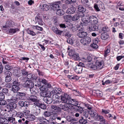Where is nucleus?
<instances>
[{
  "label": "nucleus",
  "mask_w": 124,
  "mask_h": 124,
  "mask_svg": "<svg viewBox=\"0 0 124 124\" xmlns=\"http://www.w3.org/2000/svg\"><path fill=\"white\" fill-rule=\"evenodd\" d=\"M5 74L6 76L11 77L12 75V73L9 71H6L5 72Z\"/></svg>",
  "instance_id": "79ce46f5"
},
{
  "label": "nucleus",
  "mask_w": 124,
  "mask_h": 124,
  "mask_svg": "<svg viewBox=\"0 0 124 124\" xmlns=\"http://www.w3.org/2000/svg\"><path fill=\"white\" fill-rule=\"evenodd\" d=\"M44 116L46 117H48L50 116L51 114L50 112L48 111H46L43 113Z\"/></svg>",
  "instance_id": "e433bc0d"
},
{
  "label": "nucleus",
  "mask_w": 124,
  "mask_h": 124,
  "mask_svg": "<svg viewBox=\"0 0 124 124\" xmlns=\"http://www.w3.org/2000/svg\"><path fill=\"white\" fill-rule=\"evenodd\" d=\"M8 124V119L3 117V120L2 124Z\"/></svg>",
  "instance_id": "680f3d73"
},
{
  "label": "nucleus",
  "mask_w": 124,
  "mask_h": 124,
  "mask_svg": "<svg viewBox=\"0 0 124 124\" xmlns=\"http://www.w3.org/2000/svg\"><path fill=\"white\" fill-rule=\"evenodd\" d=\"M53 95L52 96V98L53 100H55L56 99H58L59 98V96H58L59 94H53Z\"/></svg>",
  "instance_id": "8fccbe9b"
},
{
  "label": "nucleus",
  "mask_w": 124,
  "mask_h": 124,
  "mask_svg": "<svg viewBox=\"0 0 124 124\" xmlns=\"http://www.w3.org/2000/svg\"><path fill=\"white\" fill-rule=\"evenodd\" d=\"M40 7L41 9H42L44 11H47L49 9V6L46 4H43L42 6L41 5H40L39 7Z\"/></svg>",
  "instance_id": "b1692460"
},
{
  "label": "nucleus",
  "mask_w": 124,
  "mask_h": 124,
  "mask_svg": "<svg viewBox=\"0 0 124 124\" xmlns=\"http://www.w3.org/2000/svg\"><path fill=\"white\" fill-rule=\"evenodd\" d=\"M17 106V105L15 103L12 102L8 104L6 107L7 109V111L11 113Z\"/></svg>",
  "instance_id": "f257e3e1"
},
{
  "label": "nucleus",
  "mask_w": 124,
  "mask_h": 124,
  "mask_svg": "<svg viewBox=\"0 0 124 124\" xmlns=\"http://www.w3.org/2000/svg\"><path fill=\"white\" fill-rule=\"evenodd\" d=\"M78 36L80 38H85V32L82 31L79 32L78 34Z\"/></svg>",
  "instance_id": "c756f323"
},
{
  "label": "nucleus",
  "mask_w": 124,
  "mask_h": 124,
  "mask_svg": "<svg viewBox=\"0 0 124 124\" xmlns=\"http://www.w3.org/2000/svg\"><path fill=\"white\" fill-rule=\"evenodd\" d=\"M62 32V31H60L59 30H58V29L57 30H56V31L54 33L57 35H61Z\"/></svg>",
  "instance_id": "0e129e2a"
},
{
  "label": "nucleus",
  "mask_w": 124,
  "mask_h": 124,
  "mask_svg": "<svg viewBox=\"0 0 124 124\" xmlns=\"http://www.w3.org/2000/svg\"><path fill=\"white\" fill-rule=\"evenodd\" d=\"M96 65L98 69H100L102 68L103 64V62L102 61H97L96 62Z\"/></svg>",
  "instance_id": "2eb2a0df"
},
{
  "label": "nucleus",
  "mask_w": 124,
  "mask_h": 124,
  "mask_svg": "<svg viewBox=\"0 0 124 124\" xmlns=\"http://www.w3.org/2000/svg\"><path fill=\"white\" fill-rule=\"evenodd\" d=\"M91 46L94 49H96L98 47L97 45L95 43H93L91 45Z\"/></svg>",
  "instance_id": "052dcab7"
},
{
  "label": "nucleus",
  "mask_w": 124,
  "mask_h": 124,
  "mask_svg": "<svg viewBox=\"0 0 124 124\" xmlns=\"http://www.w3.org/2000/svg\"><path fill=\"white\" fill-rule=\"evenodd\" d=\"M97 118L99 121H100L102 123L104 124H107L104 117L101 115L97 116Z\"/></svg>",
  "instance_id": "4be33fe9"
},
{
  "label": "nucleus",
  "mask_w": 124,
  "mask_h": 124,
  "mask_svg": "<svg viewBox=\"0 0 124 124\" xmlns=\"http://www.w3.org/2000/svg\"><path fill=\"white\" fill-rule=\"evenodd\" d=\"M101 38L103 40H106L108 38V34L106 32H104L101 34Z\"/></svg>",
  "instance_id": "393cba45"
},
{
  "label": "nucleus",
  "mask_w": 124,
  "mask_h": 124,
  "mask_svg": "<svg viewBox=\"0 0 124 124\" xmlns=\"http://www.w3.org/2000/svg\"><path fill=\"white\" fill-rule=\"evenodd\" d=\"M32 109L34 110L33 112L35 115L37 116L39 115L40 112V109L39 107L37 106H33L32 107Z\"/></svg>",
  "instance_id": "6e6552de"
},
{
  "label": "nucleus",
  "mask_w": 124,
  "mask_h": 124,
  "mask_svg": "<svg viewBox=\"0 0 124 124\" xmlns=\"http://www.w3.org/2000/svg\"><path fill=\"white\" fill-rule=\"evenodd\" d=\"M22 74L24 76H26L28 73V72L25 69H23L21 70Z\"/></svg>",
  "instance_id": "49530a36"
},
{
  "label": "nucleus",
  "mask_w": 124,
  "mask_h": 124,
  "mask_svg": "<svg viewBox=\"0 0 124 124\" xmlns=\"http://www.w3.org/2000/svg\"><path fill=\"white\" fill-rule=\"evenodd\" d=\"M43 101L45 102L47 104L51 103L52 101V99L50 97H44L43 98Z\"/></svg>",
  "instance_id": "6ab92c4d"
},
{
  "label": "nucleus",
  "mask_w": 124,
  "mask_h": 124,
  "mask_svg": "<svg viewBox=\"0 0 124 124\" xmlns=\"http://www.w3.org/2000/svg\"><path fill=\"white\" fill-rule=\"evenodd\" d=\"M16 95L15 98L17 99L25 100L26 98V94L24 92H18Z\"/></svg>",
  "instance_id": "20e7f679"
},
{
  "label": "nucleus",
  "mask_w": 124,
  "mask_h": 124,
  "mask_svg": "<svg viewBox=\"0 0 124 124\" xmlns=\"http://www.w3.org/2000/svg\"><path fill=\"white\" fill-rule=\"evenodd\" d=\"M83 15L81 17V20L84 23V25H84L85 26V14L84 13H83Z\"/></svg>",
  "instance_id": "5fc2aeb1"
},
{
  "label": "nucleus",
  "mask_w": 124,
  "mask_h": 124,
  "mask_svg": "<svg viewBox=\"0 0 124 124\" xmlns=\"http://www.w3.org/2000/svg\"><path fill=\"white\" fill-rule=\"evenodd\" d=\"M76 10V8L73 6L69 8L66 11V13L69 14H73L74 13Z\"/></svg>",
  "instance_id": "f3484780"
},
{
  "label": "nucleus",
  "mask_w": 124,
  "mask_h": 124,
  "mask_svg": "<svg viewBox=\"0 0 124 124\" xmlns=\"http://www.w3.org/2000/svg\"><path fill=\"white\" fill-rule=\"evenodd\" d=\"M110 52V49L108 48H107L105 51L104 53V57H106L107 56L108 54Z\"/></svg>",
  "instance_id": "6e6d98bb"
},
{
  "label": "nucleus",
  "mask_w": 124,
  "mask_h": 124,
  "mask_svg": "<svg viewBox=\"0 0 124 124\" xmlns=\"http://www.w3.org/2000/svg\"><path fill=\"white\" fill-rule=\"evenodd\" d=\"M24 87L30 88L34 86V84L33 82L30 80H27L23 85Z\"/></svg>",
  "instance_id": "0eeeda50"
},
{
  "label": "nucleus",
  "mask_w": 124,
  "mask_h": 124,
  "mask_svg": "<svg viewBox=\"0 0 124 124\" xmlns=\"http://www.w3.org/2000/svg\"><path fill=\"white\" fill-rule=\"evenodd\" d=\"M11 77L6 76L5 81L6 82H9L11 81Z\"/></svg>",
  "instance_id": "864d4df0"
},
{
  "label": "nucleus",
  "mask_w": 124,
  "mask_h": 124,
  "mask_svg": "<svg viewBox=\"0 0 124 124\" xmlns=\"http://www.w3.org/2000/svg\"><path fill=\"white\" fill-rule=\"evenodd\" d=\"M94 7L96 11H100V9H99L98 5L96 3L94 4Z\"/></svg>",
  "instance_id": "bf43d9fd"
},
{
  "label": "nucleus",
  "mask_w": 124,
  "mask_h": 124,
  "mask_svg": "<svg viewBox=\"0 0 124 124\" xmlns=\"http://www.w3.org/2000/svg\"><path fill=\"white\" fill-rule=\"evenodd\" d=\"M35 89L34 88L32 87L30 88V91L31 93L35 94L36 93V92L35 91Z\"/></svg>",
  "instance_id": "13d9d810"
},
{
  "label": "nucleus",
  "mask_w": 124,
  "mask_h": 124,
  "mask_svg": "<svg viewBox=\"0 0 124 124\" xmlns=\"http://www.w3.org/2000/svg\"><path fill=\"white\" fill-rule=\"evenodd\" d=\"M21 88L20 87H17L15 86H12V90L15 93L17 92Z\"/></svg>",
  "instance_id": "f704fd0d"
},
{
  "label": "nucleus",
  "mask_w": 124,
  "mask_h": 124,
  "mask_svg": "<svg viewBox=\"0 0 124 124\" xmlns=\"http://www.w3.org/2000/svg\"><path fill=\"white\" fill-rule=\"evenodd\" d=\"M40 94L41 96L44 97H50L51 95L50 93L46 91L41 92L40 93Z\"/></svg>",
  "instance_id": "dca6fc26"
},
{
  "label": "nucleus",
  "mask_w": 124,
  "mask_h": 124,
  "mask_svg": "<svg viewBox=\"0 0 124 124\" xmlns=\"http://www.w3.org/2000/svg\"><path fill=\"white\" fill-rule=\"evenodd\" d=\"M63 92L60 88H54L52 91L51 93L52 94H61Z\"/></svg>",
  "instance_id": "f8f14e48"
},
{
  "label": "nucleus",
  "mask_w": 124,
  "mask_h": 124,
  "mask_svg": "<svg viewBox=\"0 0 124 124\" xmlns=\"http://www.w3.org/2000/svg\"><path fill=\"white\" fill-rule=\"evenodd\" d=\"M16 113L17 116L20 118H22L24 116L23 113L21 112H18Z\"/></svg>",
  "instance_id": "09e8293b"
},
{
  "label": "nucleus",
  "mask_w": 124,
  "mask_h": 124,
  "mask_svg": "<svg viewBox=\"0 0 124 124\" xmlns=\"http://www.w3.org/2000/svg\"><path fill=\"white\" fill-rule=\"evenodd\" d=\"M0 107H1V105H5L7 104V102L4 100H0Z\"/></svg>",
  "instance_id": "c03bdc74"
},
{
  "label": "nucleus",
  "mask_w": 124,
  "mask_h": 124,
  "mask_svg": "<svg viewBox=\"0 0 124 124\" xmlns=\"http://www.w3.org/2000/svg\"><path fill=\"white\" fill-rule=\"evenodd\" d=\"M78 103L76 102L75 104V105L74 106L73 108L76 109L77 111H78L80 112L81 113H82L83 111V108L80 106H77Z\"/></svg>",
  "instance_id": "5701e85b"
},
{
  "label": "nucleus",
  "mask_w": 124,
  "mask_h": 124,
  "mask_svg": "<svg viewBox=\"0 0 124 124\" xmlns=\"http://www.w3.org/2000/svg\"><path fill=\"white\" fill-rule=\"evenodd\" d=\"M66 22H68V20H70V16L69 15H66L64 16H63Z\"/></svg>",
  "instance_id": "3c124183"
},
{
  "label": "nucleus",
  "mask_w": 124,
  "mask_h": 124,
  "mask_svg": "<svg viewBox=\"0 0 124 124\" xmlns=\"http://www.w3.org/2000/svg\"><path fill=\"white\" fill-rule=\"evenodd\" d=\"M36 19L37 20V21L39 24L43 25V24L42 23V18L40 17H37L36 18Z\"/></svg>",
  "instance_id": "c9c22d12"
},
{
  "label": "nucleus",
  "mask_w": 124,
  "mask_h": 124,
  "mask_svg": "<svg viewBox=\"0 0 124 124\" xmlns=\"http://www.w3.org/2000/svg\"><path fill=\"white\" fill-rule=\"evenodd\" d=\"M38 81L40 83H42L44 84L47 85L48 87L51 86V85L48 83L47 81L44 78H39L38 79Z\"/></svg>",
  "instance_id": "ddd939ff"
},
{
  "label": "nucleus",
  "mask_w": 124,
  "mask_h": 124,
  "mask_svg": "<svg viewBox=\"0 0 124 124\" xmlns=\"http://www.w3.org/2000/svg\"><path fill=\"white\" fill-rule=\"evenodd\" d=\"M8 119V122H9L10 123H12L13 124H16V123L15 118L11 117L9 118Z\"/></svg>",
  "instance_id": "2f4dec72"
},
{
  "label": "nucleus",
  "mask_w": 124,
  "mask_h": 124,
  "mask_svg": "<svg viewBox=\"0 0 124 124\" xmlns=\"http://www.w3.org/2000/svg\"><path fill=\"white\" fill-rule=\"evenodd\" d=\"M59 106L62 109L65 111H67L70 108V105L66 103L64 105L61 104L59 105Z\"/></svg>",
  "instance_id": "4468645a"
},
{
  "label": "nucleus",
  "mask_w": 124,
  "mask_h": 124,
  "mask_svg": "<svg viewBox=\"0 0 124 124\" xmlns=\"http://www.w3.org/2000/svg\"><path fill=\"white\" fill-rule=\"evenodd\" d=\"M37 78V76L35 75H32V77L31 79V80H36Z\"/></svg>",
  "instance_id": "e2e57ef3"
},
{
  "label": "nucleus",
  "mask_w": 124,
  "mask_h": 124,
  "mask_svg": "<svg viewBox=\"0 0 124 124\" xmlns=\"http://www.w3.org/2000/svg\"><path fill=\"white\" fill-rule=\"evenodd\" d=\"M36 118L37 120L40 122V123H45L46 124H49V121L43 116H38Z\"/></svg>",
  "instance_id": "39448f33"
},
{
  "label": "nucleus",
  "mask_w": 124,
  "mask_h": 124,
  "mask_svg": "<svg viewBox=\"0 0 124 124\" xmlns=\"http://www.w3.org/2000/svg\"><path fill=\"white\" fill-rule=\"evenodd\" d=\"M40 90L42 92L46 91L47 90V88L46 86H43L39 88Z\"/></svg>",
  "instance_id": "de8ad7c7"
},
{
  "label": "nucleus",
  "mask_w": 124,
  "mask_h": 124,
  "mask_svg": "<svg viewBox=\"0 0 124 124\" xmlns=\"http://www.w3.org/2000/svg\"><path fill=\"white\" fill-rule=\"evenodd\" d=\"M5 69L7 70H10L12 69V67L11 66H10L8 65H6L5 67Z\"/></svg>",
  "instance_id": "69168bd1"
},
{
  "label": "nucleus",
  "mask_w": 124,
  "mask_h": 124,
  "mask_svg": "<svg viewBox=\"0 0 124 124\" xmlns=\"http://www.w3.org/2000/svg\"><path fill=\"white\" fill-rule=\"evenodd\" d=\"M28 100L30 101L33 102H35V103H37L39 102L40 101L38 99L36 96L34 95H31L29 97Z\"/></svg>",
  "instance_id": "9b49d317"
},
{
  "label": "nucleus",
  "mask_w": 124,
  "mask_h": 124,
  "mask_svg": "<svg viewBox=\"0 0 124 124\" xmlns=\"http://www.w3.org/2000/svg\"><path fill=\"white\" fill-rule=\"evenodd\" d=\"M110 112V111L109 110H106L103 109L101 110V112L105 114H107L108 113Z\"/></svg>",
  "instance_id": "338daca9"
},
{
  "label": "nucleus",
  "mask_w": 124,
  "mask_h": 124,
  "mask_svg": "<svg viewBox=\"0 0 124 124\" xmlns=\"http://www.w3.org/2000/svg\"><path fill=\"white\" fill-rule=\"evenodd\" d=\"M30 111L28 110H24L23 112L24 115L27 116V117L30 115Z\"/></svg>",
  "instance_id": "37998d69"
},
{
  "label": "nucleus",
  "mask_w": 124,
  "mask_h": 124,
  "mask_svg": "<svg viewBox=\"0 0 124 124\" xmlns=\"http://www.w3.org/2000/svg\"><path fill=\"white\" fill-rule=\"evenodd\" d=\"M40 102L37 103H34V104L35 105H36L39 108H41V109H44L46 108V105L44 104L41 103Z\"/></svg>",
  "instance_id": "a211bd4d"
},
{
  "label": "nucleus",
  "mask_w": 124,
  "mask_h": 124,
  "mask_svg": "<svg viewBox=\"0 0 124 124\" xmlns=\"http://www.w3.org/2000/svg\"><path fill=\"white\" fill-rule=\"evenodd\" d=\"M55 4H51L50 5L51 8L54 11H56L60 8L59 4H60L61 2L60 1H58Z\"/></svg>",
  "instance_id": "1a4fd4ad"
},
{
  "label": "nucleus",
  "mask_w": 124,
  "mask_h": 124,
  "mask_svg": "<svg viewBox=\"0 0 124 124\" xmlns=\"http://www.w3.org/2000/svg\"><path fill=\"white\" fill-rule=\"evenodd\" d=\"M89 113L92 117H95L97 115L96 113L94 112L93 110H91L89 112Z\"/></svg>",
  "instance_id": "ea45409f"
},
{
  "label": "nucleus",
  "mask_w": 124,
  "mask_h": 124,
  "mask_svg": "<svg viewBox=\"0 0 124 124\" xmlns=\"http://www.w3.org/2000/svg\"><path fill=\"white\" fill-rule=\"evenodd\" d=\"M61 94V99L62 103H66L68 100H69L70 97L68 94L63 92Z\"/></svg>",
  "instance_id": "f03ea898"
},
{
  "label": "nucleus",
  "mask_w": 124,
  "mask_h": 124,
  "mask_svg": "<svg viewBox=\"0 0 124 124\" xmlns=\"http://www.w3.org/2000/svg\"><path fill=\"white\" fill-rule=\"evenodd\" d=\"M27 117L28 119L31 121L34 120L35 118V116L32 114L29 115Z\"/></svg>",
  "instance_id": "72a5a7b5"
},
{
  "label": "nucleus",
  "mask_w": 124,
  "mask_h": 124,
  "mask_svg": "<svg viewBox=\"0 0 124 124\" xmlns=\"http://www.w3.org/2000/svg\"><path fill=\"white\" fill-rule=\"evenodd\" d=\"M76 53L75 51L72 49H70L68 51V54L70 56H72Z\"/></svg>",
  "instance_id": "a19ab883"
},
{
  "label": "nucleus",
  "mask_w": 124,
  "mask_h": 124,
  "mask_svg": "<svg viewBox=\"0 0 124 124\" xmlns=\"http://www.w3.org/2000/svg\"><path fill=\"white\" fill-rule=\"evenodd\" d=\"M27 33L31 35L32 36H34L35 35V33L33 31H32L28 29L27 30Z\"/></svg>",
  "instance_id": "58836bf2"
},
{
  "label": "nucleus",
  "mask_w": 124,
  "mask_h": 124,
  "mask_svg": "<svg viewBox=\"0 0 124 124\" xmlns=\"http://www.w3.org/2000/svg\"><path fill=\"white\" fill-rule=\"evenodd\" d=\"M76 69L75 70V72L78 73H81L83 69V68L79 65L76 66Z\"/></svg>",
  "instance_id": "412c9836"
},
{
  "label": "nucleus",
  "mask_w": 124,
  "mask_h": 124,
  "mask_svg": "<svg viewBox=\"0 0 124 124\" xmlns=\"http://www.w3.org/2000/svg\"><path fill=\"white\" fill-rule=\"evenodd\" d=\"M20 31V29L18 28L15 29L10 28L8 31L9 33L10 34H13L17 31Z\"/></svg>",
  "instance_id": "aec40b11"
},
{
  "label": "nucleus",
  "mask_w": 124,
  "mask_h": 124,
  "mask_svg": "<svg viewBox=\"0 0 124 124\" xmlns=\"http://www.w3.org/2000/svg\"><path fill=\"white\" fill-rule=\"evenodd\" d=\"M85 120L83 119V118L82 117V118L79 120V123L82 124H85Z\"/></svg>",
  "instance_id": "774afa93"
},
{
  "label": "nucleus",
  "mask_w": 124,
  "mask_h": 124,
  "mask_svg": "<svg viewBox=\"0 0 124 124\" xmlns=\"http://www.w3.org/2000/svg\"><path fill=\"white\" fill-rule=\"evenodd\" d=\"M68 25H66L64 24H60V26L62 28H66V27H68L69 29H70L71 31H74L75 28L73 27V25L71 23H70L68 22L67 23H66Z\"/></svg>",
  "instance_id": "7ed1b4c3"
},
{
  "label": "nucleus",
  "mask_w": 124,
  "mask_h": 124,
  "mask_svg": "<svg viewBox=\"0 0 124 124\" xmlns=\"http://www.w3.org/2000/svg\"><path fill=\"white\" fill-rule=\"evenodd\" d=\"M86 17L87 18V20H86V26L87 25V24H87L88 25H91L92 24V21H93V19L95 17L93 16H86Z\"/></svg>",
  "instance_id": "9d476101"
},
{
  "label": "nucleus",
  "mask_w": 124,
  "mask_h": 124,
  "mask_svg": "<svg viewBox=\"0 0 124 124\" xmlns=\"http://www.w3.org/2000/svg\"><path fill=\"white\" fill-rule=\"evenodd\" d=\"M33 28H36L37 30L40 31H42L43 29L42 27H39L38 25L33 26Z\"/></svg>",
  "instance_id": "4d7b16f0"
},
{
  "label": "nucleus",
  "mask_w": 124,
  "mask_h": 124,
  "mask_svg": "<svg viewBox=\"0 0 124 124\" xmlns=\"http://www.w3.org/2000/svg\"><path fill=\"white\" fill-rule=\"evenodd\" d=\"M13 86L17 87H20V88H21V87L20 83L17 81H15L13 82Z\"/></svg>",
  "instance_id": "7c9ffc66"
},
{
  "label": "nucleus",
  "mask_w": 124,
  "mask_h": 124,
  "mask_svg": "<svg viewBox=\"0 0 124 124\" xmlns=\"http://www.w3.org/2000/svg\"><path fill=\"white\" fill-rule=\"evenodd\" d=\"M78 11L80 12H82L83 13L85 12V9L81 5H79L78 8Z\"/></svg>",
  "instance_id": "473e14b6"
},
{
  "label": "nucleus",
  "mask_w": 124,
  "mask_h": 124,
  "mask_svg": "<svg viewBox=\"0 0 124 124\" xmlns=\"http://www.w3.org/2000/svg\"><path fill=\"white\" fill-rule=\"evenodd\" d=\"M12 25V21H7L5 26H3L4 28H6L11 26Z\"/></svg>",
  "instance_id": "cd10ccee"
},
{
  "label": "nucleus",
  "mask_w": 124,
  "mask_h": 124,
  "mask_svg": "<svg viewBox=\"0 0 124 124\" xmlns=\"http://www.w3.org/2000/svg\"><path fill=\"white\" fill-rule=\"evenodd\" d=\"M92 55L89 54L88 55L87 57L86 60V61L88 62H90L91 61L92 59Z\"/></svg>",
  "instance_id": "603ef678"
},
{
  "label": "nucleus",
  "mask_w": 124,
  "mask_h": 124,
  "mask_svg": "<svg viewBox=\"0 0 124 124\" xmlns=\"http://www.w3.org/2000/svg\"><path fill=\"white\" fill-rule=\"evenodd\" d=\"M89 25V26L87 27L86 30L88 33L92 31H97L98 30V27L97 26L95 25Z\"/></svg>",
  "instance_id": "423d86ee"
},
{
  "label": "nucleus",
  "mask_w": 124,
  "mask_h": 124,
  "mask_svg": "<svg viewBox=\"0 0 124 124\" xmlns=\"http://www.w3.org/2000/svg\"><path fill=\"white\" fill-rule=\"evenodd\" d=\"M81 17V16L79 14H76L72 17V20L74 21H76L78 20Z\"/></svg>",
  "instance_id": "a878e982"
},
{
  "label": "nucleus",
  "mask_w": 124,
  "mask_h": 124,
  "mask_svg": "<svg viewBox=\"0 0 124 124\" xmlns=\"http://www.w3.org/2000/svg\"><path fill=\"white\" fill-rule=\"evenodd\" d=\"M67 119L69 122H73L75 121V119L70 116H68L67 117Z\"/></svg>",
  "instance_id": "a18cd8bd"
},
{
  "label": "nucleus",
  "mask_w": 124,
  "mask_h": 124,
  "mask_svg": "<svg viewBox=\"0 0 124 124\" xmlns=\"http://www.w3.org/2000/svg\"><path fill=\"white\" fill-rule=\"evenodd\" d=\"M91 41V39L90 37H86V45L90 44Z\"/></svg>",
  "instance_id": "4c0bfd02"
},
{
  "label": "nucleus",
  "mask_w": 124,
  "mask_h": 124,
  "mask_svg": "<svg viewBox=\"0 0 124 124\" xmlns=\"http://www.w3.org/2000/svg\"><path fill=\"white\" fill-rule=\"evenodd\" d=\"M56 13L57 14L61 16L64 14V12L62 9L60 8L56 10Z\"/></svg>",
  "instance_id": "c85d7f7f"
},
{
  "label": "nucleus",
  "mask_w": 124,
  "mask_h": 124,
  "mask_svg": "<svg viewBox=\"0 0 124 124\" xmlns=\"http://www.w3.org/2000/svg\"><path fill=\"white\" fill-rule=\"evenodd\" d=\"M72 58L75 60L78 61L80 60V58L78 54L75 53L72 56Z\"/></svg>",
  "instance_id": "bb28decb"
}]
</instances>
